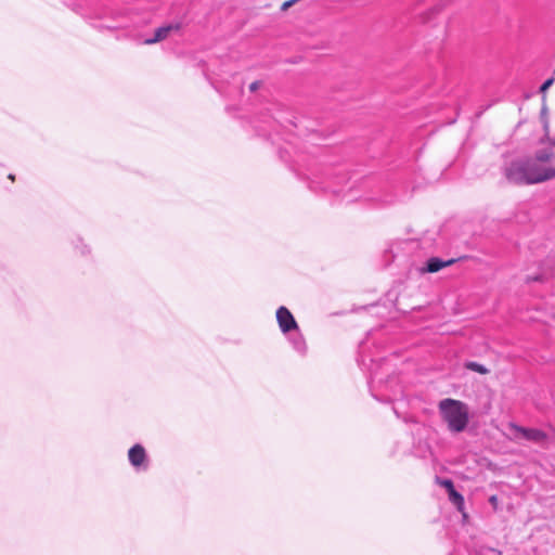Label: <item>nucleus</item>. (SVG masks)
<instances>
[{
    "mask_svg": "<svg viewBox=\"0 0 555 555\" xmlns=\"http://www.w3.org/2000/svg\"><path fill=\"white\" fill-rule=\"evenodd\" d=\"M541 121L543 127V137L540 139V144L546 143V137H552L550 133V120L547 108L544 106L541 109Z\"/></svg>",
    "mask_w": 555,
    "mask_h": 555,
    "instance_id": "9d476101",
    "label": "nucleus"
},
{
    "mask_svg": "<svg viewBox=\"0 0 555 555\" xmlns=\"http://www.w3.org/2000/svg\"><path fill=\"white\" fill-rule=\"evenodd\" d=\"M73 245L81 256H88L91 253L90 246L79 236L73 241Z\"/></svg>",
    "mask_w": 555,
    "mask_h": 555,
    "instance_id": "9b49d317",
    "label": "nucleus"
},
{
    "mask_svg": "<svg viewBox=\"0 0 555 555\" xmlns=\"http://www.w3.org/2000/svg\"><path fill=\"white\" fill-rule=\"evenodd\" d=\"M455 262V259L442 260L437 257L429 258L426 261V266L421 269L422 273H435L441 269L449 267Z\"/></svg>",
    "mask_w": 555,
    "mask_h": 555,
    "instance_id": "0eeeda50",
    "label": "nucleus"
},
{
    "mask_svg": "<svg viewBox=\"0 0 555 555\" xmlns=\"http://www.w3.org/2000/svg\"><path fill=\"white\" fill-rule=\"evenodd\" d=\"M276 321L280 327V331L287 335L288 333L293 332L294 330H298V324L292 314V312L284 306H281L278 308L276 313Z\"/></svg>",
    "mask_w": 555,
    "mask_h": 555,
    "instance_id": "423d86ee",
    "label": "nucleus"
},
{
    "mask_svg": "<svg viewBox=\"0 0 555 555\" xmlns=\"http://www.w3.org/2000/svg\"><path fill=\"white\" fill-rule=\"evenodd\" d=\"M509 428L514 439H525L540 444H544L546 441V435L539 429L522 428L516 425H511Z\"/></svg>",
    "mask_w": 555,
    "mask_h": 555,
    "instance_id": "39448f33",
    "label": "nucleus"
},
{
    "mask_svg": "<svg viewBox=\"0 0 555 555\" xmlns=\"http://www.w3.org/2000/svg\"><path fill=\"white\" fill-rule=\"evenodd\" d=\"M296 0H289V1H286L283 3L282 5V10H286L287 8H289L293 3H295Z\"/></svg>",
    "mask_w": 555,
    "mask_h": 555,
    "instance_id": "f3484780",
    "label": "nucleus"
},
{
    "mask_svg": "<svg viewBox=\"0 0 555 555\" xmlns=\"http://www.w3.org/2000/svg\"><path fill=\"white\" fill-rule=\"evenodd\" d=\"M128 461L137 473L146 472L150 468V457L140 443H135L128 450Z\"/></svg>",
    "mask_w": 555,
    "mask_h": 555,
    "instance_id": "20e7f679",
    "label": "nucleus"
},
{
    "mask_svg": "<svg viewBox=\"0 0 555 555\" xmlns=\"http://www.w3.org/2000/svg\"><path fill=\"white\" fill-rule=\"evenodd\" d=\"M490 502L493 503V504H496V498L495 496H491L490 498Z\"/></svg>",
    "mask_w": 555,
    "mask_h": 555,
    "instance_id": "a211bd4d",
    "label": "nucleus"
},
{
    "mask_svg": "<svg viewBox=\"0 0 555 555\" xmlns=\"http://www.w3.org/2000/svg\"><path fill=\"white\" fill-rule=\"evenodd\" d=\"M466 367L476 372H479L481 374L486 373V367L481 364H478L476 362H467Z\"/></svg>",
    "mask_w": 555,
    "mask_h": 555,
    "instance_id": "ddd939ff",
    "label": "nucleus"
},
{
    "mask_svg": "<svg viewBox=\"0 0 555 555\" xmlns=\"http://www.w3.org/2000/svg\"><path fill=\"white\" fill-rule=\"evenodd\" d=\"M259 88V81H254L249 85V90L251 92L256 91Z\"/></svg>",
    "mask_w": 555,
    "mask_h": 555,
    "instance_id": "dca6fc26",
    "label": "nucleus"
},
{
    "mask_svg": "<svg viewBox=\"0 0 555 555\" xmlns=\"http://www.w3.org/2000/svg\"><path fill=\"white\" fill-rule=\"evenodd\" d=\"M179 27H180L179 24H169L166 26H162L156 29L154 37L145 39L144 43L153 44V43L159 42V41L166 39L171 31L178 30Z\"/></svg>",
    "mask_w": 555,
    "mask_h": 555,
    "instance_id": "1a4fd4ad",
    "label": "nucleus"
},
{
    "mask_svg": "<svg viewBox=\"0 0 555 555\" xmlns=\"http://www.w3.org/2000/svg\"><path fill=\"white\" fill-rule=\"evenodd\" d=\"M310 188L313 189V190H317V189H323V190H326V191H331V192H336L335 189H333L331 185L326 184V185H322V182L318 180L317 177H314L313 179H311V182H310Z\"/></svg>",
    "mask_w": 555,
    "mask_h": 555,
    "instance_id": "f8f14e48",
    "label": "nucleus"
},
{
    "mask_svg": "<svg viewBox=\"0 0 555 555\" xmlns=\"http://www.w3.org/2000/svg\"><path fill=\"white\" fill-rule=\"evenodd\" d=\"M288 340L291 345L293 346L294 350L299 353L300 356H305L307 352V344L306 340L300 333L299 328L294 330L293 332L288 333Z\"/></svg>",
    "mask_w": 555,
    "mask_h": 555,
    "instance_id": "6e6552de",
    "label": "nucleus"
},
{
    "mask_svg": "<svg viewBox=\"0 0 555 555\" xmlns=\"http://www.w3.org/2000/svg\"><path fill=\"white\" fill-rule=\"evenodd\" d=\"M554 81H555V76H554V77H551V78H548V79H546V80L542 83V86L540 87V92L544 94V93H545V92H546V91L552 87V85L554 83Z\"/></svg>",
    "mask_w": 555,
    "mask_h": 555,
    "instance_id": "4468645a",
    "label": "nucleus"
},
{
    "mask_svg": "<svg viewBox=\"0 0 555 555\" xmlns=\"http://www.w3.org/2000/svg\"><path fill=\"white\" fill-rule=\"evenodd\" d=\"M467 555H483V546L474 550H468Z\"/></svg>",
    "mask_w": 555,
    "mask_h": 555,
    "instance_id": "2eb2a0df",
    "label": "nucleus"
},
{
    "mask_svg": "<svg viewBox=\"0 0 555 555\" xmlns=\"http://www.w3.org/2000/svg\"><path fill=\"white\" fill-rule=\"evenodd\" d=\"M436 482L440 487L446 489L450 503L462 514L463 520L466 521L468 518V515L465 511L464 498L460 492H457V490L454 487L453 481L451 479L437 477Z\"/></svg>",
    "mask_w": 555,
    "mask_h": 555,
    "instance_id": "7ed1b4c3",
    "label": "nucleus"
},
{
    "mask_svg": "<svg viewBox=\"0 0 555 555\" xmlns=\"http://www.w3.org/2000/svg\"><path fill=\"white\" fill-rule=\"evenodd\" d=\"M555 137H546L533 158L513 162L505 170L507 180L515 184L531 185L555 179Z\"/></svg>",
    "mask_w": 555,
    "mask_h": 555,
    "instance_id": "f257e3e1",
    "label": "nucleus"
},
{
    "mask_svg": "<svg viewBox=\"0 0 555 555\" xmlns=\"http://www.w3.org/2000/svg\"><path fill=\"white\" fill-rule=\"evenodd\" d=\"M439 411L452 433H462L468 424V408L454 399H443L439 402Z\"/></svg>",
    "mask_w": 555,
    "mask_h": 555,
    "instance_id": "f03ea898",
    "label": "nucleus"
}]
</instances>
